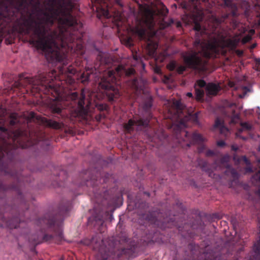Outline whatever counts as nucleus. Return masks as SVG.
<instances>
[{"instance_id":"obj_37","label":"nucleus","mask_w":260,"mask_h":260,"mask_svg":"<svg viewBox=\"0 0 260 260\" xmlns=\"http://www.w3.org/2000/svg\"><path fill=\"white\" fill-rule=\"evenodd\" d=\"M256 167L258 169V171L257 173L260 174V159H257L256 160Z\"/></svg>"},{"instance_id":"obj_12","label":"nucleus","mask_w":260,"mask_h":260,"mask_svg":"<svg viewBox=\"0 0 260 260\" xmlns=\"http://www.w3.org/2000/svg\"><path fill=\"white\" fill-rule=\"evenodd\" d=\"M23 212H20L18 210L13 209L11 216L8 220L5 219L6 215L0 214V228H9L11 229H16L24 221L23 219Z\"/></svg>"},{"instance_id":"obj_19","label":"nucleus","mask_w":260,"mask_h":260,"mask_svg":"<svg viewBox=\"0 0 260 260\" xmlns=\"http://www.w3.org/2000/svg\"><path fill=\"white\" fill-rule=\"evenodd\" d=\"M214 127L219 129L220 133L224 136H227L229 133V129L224 125L223 121L219 118H216L215 119Z\"/></svg>"},{"instance_id":"obj_24","label":"nucleus","mask_w":260,"mask_h":260,"mask_svg":"<svg viewBox=\"0 0 260 260\" xmlns=\"http://www.w3.org/2000/svg\"><path fill=\"white\" fill-rule=\"evenodd\" d=\"M121 41L126 46L128 47H131L134 45L133 40L130 37H126Z\"/></svg>"},{"instance_id":"obj_55","label":"nucleus","mask_w":260,"mask_h":260,"mask_svg":"<svg viewBox=\"0 0 260 260\" xmlns=\"http://www.w3.org/2000/svg\"><path fill=\"white\" fill-rule=\"evenodd\" d=\"M145 194H146L148 196H150V194L149 192H145Z\"/></svg>"},{"instance_id":"obj_14","label":"nucleus","mask_w":260,"mask_h":260,"mask_svg":"<svg viewBox=\"0 0 260 260\" xmlns=\"http://www.w3.org/2000/svg\"><path fill=\"white\" fill-rule=\"evenodd\" d=\"M141 218L150 222L151 223H153L157 225L158 226H160L161 229L170 228V222H171L172 225H176L174 218H168V217L164 218L162 223L159 224L157 218L155 216V213L154 212H148L143 213L141 215Z\"/></svg>"},{"instance_id":"obj_51","label":"nucleus","mask_w":260,"mask_h":260,"mask_svg":"<svg viewBox=\"0 0 260 260\" xmlns=\"http://www.w3.org/2000/svg\"><path fill=\"white\" fill-rule=\"evenodd\" d=\"M206 56L207 57H210V54H207H207H206Z\"/></svg>"},{"instance_id":"obj_31","label":"nucleus","mask_w":260,"mask_h":260,"mask_svg":"<svg viewBox=\"0 0 260 260\" xmlns=\"http://www.w3.org/2000/svg\"><path fill=\"white\" fill-rule=\"evenodd\" d=\"M241 126L243 129L250 130L252 128L251 125L248 122H242L241 123Z\"/></svg>"},{"instance_id":"obj_4","label":"nucleus","mask_w":260,"mask_h":260,"mask_svg":"<svg viewBox=\"0 0 260 260\" xmlns=\"http://www.w3.org/2000/svg\"><path fill=\"white\" fill-rule=\"evenodd\" d=\"M71 209V203L69 201L61 203L58 207V211L55 216L46 214L42 218L39 219L37 223L41 227L46 226L54 231V235L44 234L38 236L37 238H31L30 242L34 245H38L43 241L54 242L59 244L63 239L62 224L64 217L67 216Z\"/></svg>"},{"instance_id":"obj_29","label":"nucleus","mask_w":260,"mask_h":260,"mask_svg":"<svg viewBox=\"0 0 260 260\" xmlns=\"http://www.w3.org/2000/svg\"><path fill=\"white\" fill-rule=\"evenodd\" d=\"M168 9L164 6H162L161 9L160 10H158V13L161 16H165L168 13Z\"/></svg>"},{"instance_id":"obj_13","label":"nucleus","mask_w":260,"mask_h":260,"mask_svg":"<svg viewBox=\"0 0 260 260\" xmlns=\"http://www.w3.org/2000/svg\"><path fill=\"white\" fill-rule=\"evenodd\" d=\"M70 98L76 104L73 116L85 118L88 114V105L85 106V95L84 91L82 90L80 95L77 92H73Z\"/></svg>"},{"instance_id":"obj_21","label":"nucleus","mask_w":260,"mask_h":260,"mask_svg":"<svg viewBox=\"0 0 260 260\" xmlns=\"http://www.w3.org/2000/svg\"><path fill=\"white\" fill-rule=\"evenodd\" d=\"M229 160L230 156L228 155H224L219 159V162H217V160H216V163L219 164V166L221 167L227 168L230 166V165L229 164Z\"/></svg>"},{"instance_id":"obj_2","label":"nucleus","mask_w":260,"mask_h":260,"mask_svg":"<svg viewBox=\"0 0 260 260\" xmlns=\"http://www.w3.org/2000/svg\"><path fill=\"white\" fill-rule=\"evenodd\" d=\"M52 76V73H41L34 77H25V75L21 74L19 77V85L20 86L29 85L32 93L42 92L54 98L55 100L51 104L50 109L53 116L58 119L59 121L38 116L34 112L29 113L28 118L29 121L37 120L45 126L58 129L62 127L61 120L64 117L62 106L59 101L62 99V89L60 86L54 85Z\"/></svg>"},{"instance_id":"obj_8","label":"nucleus","mask_w":260,"mask_h":260,"mask_svg":"<svg viewBox=\"0 0 260 260\" xmlns=\"http://www.w3.org/2000/svg\"><path fill=\"white\" fill-rule=\"evenodd\" d=\"M183 59L185 66H179L176 68V71L179 74H183L186 71V68L198 72L207 70L208 61L199 54V52L191 51L187 52L183 56Z\"/></svg>"},{"instance_id":"obj_9","label":"nucleus","mask_w":260,"mask_h":260,"mask_svg":"<svg viewBox=\"0 0 260 260\" xmlns=\"http://www.w3.org/2000/svg\"><path fill=\"white\" fill-rule=\"evenodd\" d=\"M0 119V124L1 123ZM12 134L4 126H0V170L6 174L13 176L14 174L8 170L7 166L4 162V158L6 155H8L13 146L12 142L14 140L12 138Z\"/></svg>"},{"instance_id":"obj_39","label":"nucleus","mask_w":260,"mask_h":260,"mask_svg":"<svg viewBox=\"0 0 260 260\" xmlns=\"http://www.w3.org/2000/svg\"><path fill=\"white\" fill-rule=\"evenodd\" d=\"M136 247H137L136 245H133L132 246H131L129 250L131 251V252H134L136 250Z\"/></svg>"},{"instance_id":"obj_18","label":"nucleus","mask_w":260,"mask_h":260,"mask_svg":"<svg viewBox=\"0 0 260 260\" xmlns=\"http://www.w3.org/2000/svg\"><path fill=\"white\" fill-rule=\"evenodd\" d=\"M101 212H100L98 214L94 217L95 225L102 226L104 223L105 219L109 215L108 211H103V208Z\"/></svg>"},{"instance_id":"obj_58","label":"nucleus","mask_w":260,"mask_h":260,"mask_svg":"<svg viewBox=\"0 0 260 260\" xmlns=\"http://www.w3.org/2000/svg\"><path fill=\"white\" fill-rule=\"evenodd\" d=\"M231 106H235L236 105H235V104H232V105H231Z\"/></svg>"},{"instance_id":"obj_33","label":"nucleus","mask_w":260,"mask_h":260,"mask_svg":"<svg viewBox=\"0 0 260 260\" xmlns=\"http://www.w3.org/2000/svg\"><path fill=\"white\" fill-rule=\"evenodd\" d=\"M209 46L210 47H211V49L213 51H215L216 50L217 46V39L214 38V43L213 44H211L209 43Z\"/></svg>"},{"instance_id":"obj_47","label":"nucleus","mask_w":260,"mask_h":260,"mask_svg":"<svg viewBox=\"0 0 260 260\" xmlns=\"http://www.w3.org/2000/svg\"><path fill=\"white\" fill-rule=\"evenodd\" d=\"M123 240H124L125 242H128V241H127V237H124V239H123Z\"/></svg>"},{"instance_id":"obj_54","label":"nucleus","mask_w":260,"mask_h":260,"mask_svg":"<svg viewBox=\"0 0 260 260\" xmlns=\"http://www.w3.org/2000/svg\"><path fill=\"white\" fill-rule=\"evenodd\" d=\"M159 69H156V71H155V72H156V73H159Z\"/></svg>"},{"instance_id":"obj_7","label":"nucleus","mask_w":260,"mask_h":260,"mask_svg":"<svg viewBox=\"0 0 260 260\" xmlns=\"http://www.w3.org/2000/svg\"><path fill=\"white\" fill-rule=\"evenodd\" d=\"M83 243L98 251L96 260H112L115 255L116 243L111 241L107 247L100 235L96 234L90 239L84 240Z\"/></svg>"},{"instance_id":"obj_38","label":"nucleus","mask_w":260,"mask_h":260,"mask_svg":"<svg viewBox=\"0 0 260 260\" xmlns=\"http://www.w3.org/2000/svg\"><path fill=\"white\" fill-rule=\"evenodd\" d=\"M201 167L203 170L207 171L206 168L207 167V162L206 161H203Z\"/></svg>"},{"instance_id":"obj_25","label":"nucleus","mask_w":260,"mask_h":260,"mask_svg":"<svg viewBox=\"0 0 260 260\" xmlns=\"http://www.w3.org/2000/svg\"><path fill=\"white\" fill-rule=\"evenodd\" d=\"M226 172L230 174L233 179H237L238 178V173L237 171L231 166L227 168Z\"/></svg>"},{"instance_id":"obj_27","label":"nucleus","mask_w":260,"mask_h":260,"mask_svg":"<svg viewBox=\"0 0 260 260\" xmlns=\"http://www.w3.org/2000/svg\"><path fill=\"white\" fill-rule=\"evenodd\" d=\"M8 189H17V188L16 186H15L13 185L7 186L3 183L0 184V190H1L6 191Z\"/></svg>"},{"instance_id":"obj_3","label":"nucleus","mask_w":260,"mask_h":260,"mask_svg":"<svg viewBox=\"0 0 260 260\" xmlns=\"http://www.w3.org/2000/svg\"><path fill=\"white\" fill-rule=\"evenodd\" d=\"M97 59L100 61L99 65L96 63L94 67H86V71L81 76V82L84 84L88 82L91 74H101L103 72L99 87L104 90L109 102H114L120 95L119 90L121 83L120 79L134 75L135 71L133 68H126L122 65L118 66L114 70H103V64L108 66L110 59L104 57L102 53H100Z\"/></svg>"},{"instance_id":"obj_56","label":"nucleus","mask_w":260,"mask_h":260,"mask_svg":"<svg viewBox=\"0 0 260 260\" xmlns=\"http://www.w3.org/2000/svg\"><path fill=\"white\" fill-rule=\"evenodd\" d=\"M258 25L260 26V19L258 21Z\"/></svg>"},{"instance_id":"obj_40","label":"nucleus","mask_w":260,"mask_h":260,"mask_svg":"<svg viewBox=\"0 0 260 260\" xmlns=\"http://www.w3.org/2000/svg\"><path fill=\"white\" fill-rule=\"evenodd\" d=\"M155 0H142V1H145L148 2L149 4H150L151 5H154V2Z\"/></svg>"},{"instance_id":"obj_41","label":"nucleus","mask_w":260,"mask_h":260,"mask_svg":"<svg viewBox=\"0 0 260 260\" xmlns=\"http://www.w3.org/2000/svg\"><path fill=\"white\" fill-rule=\"evenodd\" d=\"M250 39V37H245L244 39H243V42H247V41H248Z\"/></svg>"},{"instance_id":"obj_15","label":"nucleus","mask_w":260,"mask_h":260,"mask_svg":"<svg viewBox=\"0 0 260 260\" xmlns=\"http://www.w3.org/2000/svg\"><path fill=\"white\" fill-rule=\"evenodd\" d=\"M150 118H140L137 120L129 119L127 123L123 124L124 131L126 133L131 134L134 131V125H137L139 126L147 127L149 125Z\"/></svg>"},{"instance_id":"obj_52","label":"nucleus","mask_w":260,"mask_h":260,"mask_svg":"<svg viewBox=\"0 0 260 260\" xmlns=\"http://www.w3.org/2000/svg\"><path fill=\"white\" fill-rule=\"evenodd\" d=\"M105 202H106V200H103L102 201V205H103L105 203Z\"/></svg>"},{"instance_id":"obj_6","label":"nucleus","mask_w":260,"mask_h":260,"mask_svg":"<svg viewBox=\"0 0 260 260\" xmlns=\"http://www.w3.org/2000/svg\"><path fill=\"white\" fill-rule=\"evenodd\" d=\"M156 11L153 10L147 4L139 5V14L140 18H137L138 24L131 28L132 32L138 36L141 40H144L147 43V49L150 55H153L157 48L158 44L149 38L146 34V30L144 25L141 24L143 22L146 24H151L154 19V15Z\"/></svg>"},{"instance_id":"obj_23","label":"nucleus","mask_w":260,"mask_h":260,"mask_svg":"<svg viewBox=\"0 0 260 260\" xmlns=\"http://www.w3.org/2000/svg\"><path fill=\"white\" fill-rule=\"evenodd\" d=\"M113 21L114 22L116 26L118 29H120V27L123 24L122 17L121 14H119L117 17H114Z\"/></svg>"},{"instance_id":"obj_16","label":"nucleus","mask_w":260,"mask_h":260,"mask_svg":"<svg viewBox=\"0 0 260 260\" xmlns=\"http://www.w3.org/2000/svg\"><path fill=\"white\" fill-rule=\"evenodd\" d=\"M80 177L82 178V185L85 184L93 187L97 185V175H93L90 170L84 171L81 173Z\"/></svg>"},{"instance_id":"obj_48","label":"nucleus","mask_w":260,"mask_h":260,"mask_svg":"<svg viewBox=\"0 0 260 260\" xmlns=\"http://www.w3.org/2000/svg\"><path fill=\"white\" fill-rule=\"evenodd\" d=\"M208 173H209V176H211L212 174V172H210V171H209H209H208Z\"/></svg>"},{"instance_id":"obj_35","label":"nucleus","mask_w":260,"mask_h":260,"mask_svg":"<svg viewBox=\"0 0 260 260\" xmlns=\"http://www.w3.org/2000/svg\"><path fill=\"white\" fill-rule=\"evenodd\" d=\"M215 155V153L214 151L211 150H208L206 152V155L207 156H212Z\"/></svg>"},{"instance_id":"obj_11","label":"nucleus","mask_w":260,"mask_h":260,"mask_svg":"<svg viewBox=\"0 0 260 260\" xmlns=\"http://www.w3.org/2000/svg\"><path fill=\"white\" fill-rule=\"evenodd\" d=\"M196 99L198 101H202L204 99L205 89L207 94L215 95L220 90L219 85L213 83H207L203 79L198 80L194 85Z\"/></svg>"},{"instance_id":"obj_42","label":"nucleus","mask_w":260,"mask_h":260,"mask_svg":"<svg viewBox=\"0 0 260 260\" xmlns=\"http://www.w3.org/2000/svg\"><path fill=\"white\" fill-rule=\"evenodd\" d=\"M186 96H187L188 97H189V98H193V95L191 92H187L186 93Z\"/></svg>"},{"instance_id":"obj_17","label":"nucleus","mask_w":260,"mask_h":260,"mask_svg":"<svg viewBox=\"0 0 260 260\" xmlns=\"http://www.w3.org/2000/svg\"><path fill=\"white\" fill-rule=\"evenodd\" d=\"M110 1V0H100L99 6L97 7L99 15L107 18L112 16L109 11Z\"/></svg>"},{"instance_id":"obj_10","label":"nucleus","mask_w":260,"mask_h":260,"mask_svg":"<svg viewBox=\"0 0 260 260\" xmlns=\"http://www.w3.org/2000/svg\"><path fill=\"white\" fill-rule=\"evenodd\" d=\"M196 10L197 13L193 14L191 17L192 21L194 24L193 29L196 31V39L194 42V46L195 47H200L202 50H204V43L202 39H200V37H203V39L205 40V38L203 37L204 35L209 37L211 34H216V27H213L210 32L205 27H202L200 23L203 20L204 14L202 11L197 9Z\"/></svg>"},{"instance_id":"obj_43","label":"nucleus","mask_w":260,"mask_h":260,"mask_svg":"<svg viewBox=\"0 0 260 260\" xmlns=\"http://www.w3.org/2000/svg\"><path fill=\"white\" fill-rule=\"evenodd\" d=\"M246 170L247 172H252L253 171H252V169L251 168V167H247L246 168Z\"/></svg>"},{"instance_id":"obj_34","label":"nucleus","mask_w":260,"mask_h":260,"mask_svg":"<svg viewBox=\"0 0 260 260\" xmlns=\"http://www.w3.org/2000/svg\"><path fill=\"white\" fill-rule=\"evenodd\" d=\"M9 2L11 7L9 6L10 10H15L14 6L16 5V2L14 0H6Z\"/></svg>"},{"instance_id":"obj_57","label":"nucleus","mask_w":260,"mask_h":260,"mask_svg":"<svg viewBox=\"0 0 260 260\" xmlns=\"http://www.w3.org/2000/svg\"><path fill=\"white\" fill-rule=\"evenodd\" d=\"M195 118H196V119H197V113H196V114H195Z\"/></svg>"},{"instance_id":"obj_20","label":"nucleus","mask_w":260,"mask_h":260,"mask_svg":"<svg viewBox=\"0 0 260 260\" xmlns=\"http://www.w3.org/2000/svg\"><path fill=\"white\" fill-rule=\"evenodd\" d=\"M239 43V39H228L225 41L226 46L231 50H235Z\"/></svg>"},{"instance_id":"obj_45","label":"nucleus","mask_w":260,"mask_h":260,"mask_svg":"<svg viewBox=\"0 0 260 260\" xmlns=\"http://www.w3.org/2000/svg\"><path fill=\"white\" fill-rule=\"evenodd\" d=\"M256 176L257 177L258 180L260 182V174L257 173Z\"/></svg>"},{"instance_id":"obj_22","label":"nucleus","mask_w":260,"mask_h":260,"mask_svg":"<svg viewBox=\"0 0 260 260\" xmlns=\"http://www.w3.org/2000/svg\"><path fill=\"white\" fill-rule=\"evenodd\" d=\"M152 98L151 96L148 97L144 102V109L145 111H148L152 106Z\"/></svg>"},{"instance_id":"obj_5","label":"nucleus","mask_w":260,"mask_h":260,"mask_svg":"<svg viewBox=\"0 0 260 260\" xmlns=\"http://www.w3.org/2000/svg\"><path fill=\"white\" fill-rule=\"evenodd\" d=\"M172 108L175 110L174 118H176L178 122L174 123L172 128L174 135L179 142L181 140L186 142V145L189 147L192 144H201L204 141L202 136L197 132L192 134L186 131L184 128L187 126L186 122L188 120V116H183V110L184 105L180 100H174L173 101Z\"/></svg>"},{"instance_id":"obj_1","label":"nucleus","mask_w":260,"mask_h":260,"mask_svg":"<svg viewBox=\"0 0 260 260\" xmlns=\"http://www.w3.org/2000/svg\"><path fill=\"white\" fill-rule=\"evenodd\" d=\"M34 0H17L10 10L4 1H1L4 9L0 11V44L5 29L13 25L20 35H29V43L45 54L46 59L51 63H60L59 73L64 74L67 82L72 84V77L77 72L72 66L67 68L72 57H80L85 53L81 30L82 24L72 14L74 4L71 0H58L55 7L48 12L40 10L42 16L23 13Z\"/></svg>"},{"instance_id":"obj_59","label":"nucleus","mask_w":260,"mask_h":260,"mask_svg":"<svg viewBox=\"0 0 260 260\" xmlns=\"http://www.w3.org/2000/svg\"><path fill=\"white\" fill-rule=\"evenodd\" d=\"M99 230L100 232H102V230L100 229H99Z\"/></svg>"},{"instance_id":"obj_44","label":"nucleus","mask_w":260,"mask_h":260,"mask_svg":"<svg viewBox=\"0 0 260 260\" xmlns=\"http://www.w3.org/2000/svg\"><path fill=\"white\" fill-rule=\"evenodd\" d=\"M15 119H12L10 121V124L12 125H14L15 124Z\"/></svg>"},{"instance_id":"obj_26","label":"nucleus","mask_w":260,"mask_h":260,"mask_svg":"<svg viewBox=\"0 0 260 260\" xmlns=\"http://www.w3.org/2000/svg\"><path fill=\"white\" fill-rule=\"evenodd\" d=\"M240 119L239 115L235 113V110H232V114L231 119V123L235 124Z\"/></svg>"},{"instance_id":"obj_49","label":"nucleus","mask_w":260,"mask_h":260,"mask_svg":"<svg viewBox=\"0 0 260 260\" xmlns=\"http://www.w3.org/2000/svg\"><path fill=\"white\" fill-rule=\"evenodd\" d=\"M134 58L135 60H138V57H137V56L136 55L134 56Z\"/></svg>"},{"instance_id":"obj_36","label":"nucleus","mask_w":260,"mask_h":260,"mask_svg":"<svg viewBox=\"0 0 260 260\" xmlns=\"http://www.w3.org/2000/svg\"><path fill=\"white\" fill-rule=\"evenodd\" d=\"M217 145L219 147H222L225 145V143L222 140L219 141L217 142Z\"/></svg>"},{"instance_id":"obj_46","label":"nucleus","mask_w":260,"mask_h":260,"mask_svg":"<svg viewBox=\"0 0 260 260\" xmlns=\"http://www.w3.org/2000/svg\"><path fill=\"white\" fill-rule=\"evenodd\" d=\"M232 150H233L234 151H237V148L235 147L234 146H232Z\"/></svg>"},{"instance_id":"obj_53","label":"nucleus","mask_w":260,"mask_h":260,"mask_svg":"<svg viewBox=\"0 0 260 260\" xmlns=\"http://www.w3.org/2000/svg\"><path fill=\"white\" fill-rule=\"evenodd\" d=\"M152 238H153V237H151V239L149 240L148 241V242H150L151 241H152Z\"/></svg>"},{"instance_id":"obj_28","label":"nucleus","mask_w":260,"mask_h":260,"mask_svg":"<svg viewBox=\"0 0 260 260\" xmlns=\"http://www.w3.org/2000/svg\"><path fill=\"white\" fill-rule=\"evenodd\" d=\"M224 5L225 7L231 9L236 7V5L233 2V0H224Z\"/></svg>"},{"instance_id":"obj_30","label":"nucleus","mask_w":260,"mask_h":260,"mask_svg":"<svg viewBox=\"0 0 260 260\" xmlns=\"http://www.w3.org/2000/svg\"><path fill=\"white\" fill-rule=\"evenodd\" d=\"M177 68V64L175 61H171L168 65L167 68L171 71H174Z\"/></svg>"},{"instance_id":"obj_32","label":"nucleus","mask_w":260,"mask_h":260,"mask_svg":"<svg viewBox=\"0 0 260 260\" xmlns=\"http://www.w3.org/2000/svg\"><path fill=\"white\" fill-rule=\"evenodd\" d=\"M96 107L98 110H99L100 111H106V110H107V109L108 108V107L106 104H103L97 105Z\"/></svg>"},{"instance_id":"obj_50","label":"nucleus","mask_w":260,"mask_h":260,"mask_svg":"<svg viewBox=\"0 0 260 260\" xmlns=\"http://www.w3.org/2000/svg\"><path fill=\"white\" fill-rule=\"evenodd\" d=\"M256 61L257 62H260V58L256 59Z\"/></svg>"}]
</instances>
